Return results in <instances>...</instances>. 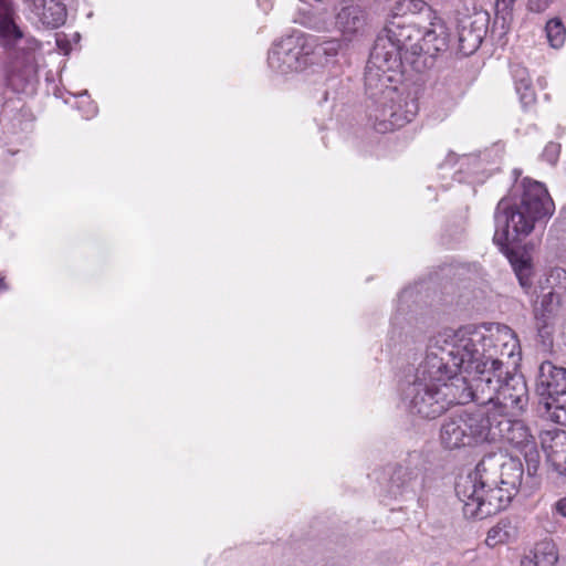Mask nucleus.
Returning a JSON list of instances; mask_svg holds the SVG:
<instances>
[{"instance_id": "ddd939ff", "label": "nucleus", "mask_w": 566, "mask_h": 566, "mask_svg": "<svg viewBox=\"0 0 566 566\" xmlns=\"http://www.w3.org/2000/svg\"><path fill=\"white\" fill-rule=\"evenodd\" d=\"M402 55H406L401 46L396 45L395 41L382 29L373 45L368 61L373 65L385 66V69H392L402 72L406 61Z\"/></svg>"}, {"instance_id": "c9c22d12", "label": "nucleus", "mask_w": 566, "mask_h": 566, "mask_svg": "<svg viewBox=\"0 0 566 566\" xmlns=\"http://www.w3.org/2000/svg\"><path fill=\"white\" fill-rule=\"evenodd\" d=\"M549 6V0H528V9L533 12H543Z\"/></svg>"}, {"instance_id": "a211bd4d", "label": "nucleus", "mask_w": 566, "mask_h": 566, "mask_svg": "<svg viewBox=\"0 0 566 566\" xmlns=\"http://www.w3.org/2000/svg\"><path fill=\"white\" fill-rule=\"evenodd\" d=\"M538 387L542 388V395H547L557 403L560 397L566 396V369L549 361L542 363Z\"/></svg>"}, {"instance_id": "e433bc0d", "label": "nucleus", "mask_w": 566, "mask_h": 566, "mask_svg": "<svg viewBox=\"0 0 566 566\" xmlns=\"http://www.w3.org/2000/svg\"><path fill=\"white\" fill-rule=\"evenodd\" d=\"M514 2L515 0H497L496 8L497 10H507L513 6Z\"/></svg>"}, {"instance_id": "5701e85b", "label": "nucleus", "mask_w": 566, "mask_h": 566, "mask_svg": "<svg viewBox=\"0 0 566 566\" xmlns=\"http://www.w3.org/2000/svg\"><path fill=\"white\" fill-rule=\"evenodd\" d=\"M558 549L552 539H543L535 544L531 552L528 566H556Z\"/></svg>"}, {"instance_id": "58836bf2", "label": "nucleus", "mask_w": 566, "mask_h": 566, "mask_svg": "<svg viewBox=\"0 0 566 566\" xmlns=\"http://www.w3.org/2000/svg\"><path fill=\"white\" fill-rule=\"evenodd\" d=\"M544 527L547 532H554L556 530L555 523L548 522L547 524H544Z\"/></svg>"}, {"instance_id": "7ed1b4c3", "label": "nucleus", "mask_w": 566, "mask_h": 566, "mask_svg": "<svg viewBox=\"0 0 566 566\" xmlns=\"http://www.w3.org/2000/svg\"><path fill=\"white\" fill-rule=\"evenodd\" d=\"M10 0H0V44L6 51V81L14 92L33 90L39 78L36 53L41 43L14 21Z\"/></svg>"}, {"instance_id": "4c0bfd02", "label": "nucleus", "mask_w": 566, "mask_h": 566, "mask_svg": "<svg viewBox=\"0 0 566 566\" xmlns=\"http://www.w3.org/2000/svg\"><path fill=\"white\" fill-rule=\"evenodd\" d=\"M56 44L61 50L67 51V43L62 39V35L60 33H56Z\"/></svg>"}, {"instance_id": "72a5a7b5", "label": "nucleus", "mask_w": 566, "mask_h": 566, "mask_svg": "<svg viewBox=\"0 0 566 566\" xmlns=\"http://www.w3.org/2000/svg\"><path fill=\"white\" fill-rule=\"evenodd\" d=\"M560 153V145L554 142L548 143L543 150V158L554 165L557 163Z\"/></svg>"}, {"instance_id": "f704fd0d", "label": "nucleus", "mask_w": 566, "mask_h": 566, "mask_svg": "<svg viewBox=\"0 0 566 566\" xmlns=\"http://www.w3.org/2000/svg\"><path fill=\"white\" fill-rule=\"evenodd\" d=\"M552 514L553 515H559V516L566 518V495L560 497V499H558L552 505Z\"/></svg>"}, {"instance_id": "dca6fc26", "label": "nucleus", "mask_w": 566, "mask_h": 566, "mask_svg": "<svg viewBox=\"0 0 566 566\" xmlns=\"http://www.w3.org/2000/svg\"><path fill=\"white\" fill-rule=\"evenodd\" d=\"M304 70L311 65H324L337 55L340 44L337 40L318 41L315 36L301 39Z\"/></svg>"}, {"instance_id": "c85d7f7f", "label": "nucleus", "mask_w": 566, "mask_h": 566, "mask_svg": "<svg viewBox=\"0 0 566 566\" xmlns=\"http://www.w3.org/2000/svg\"><path fill=\"white\" fill-rule=\"evenodd\" d=\"M546 34L553 48H560L565 41L566 30L559 19H552L546 23Z\"/></svg>"}, {"instance_id": "6e6552de", "label": "nucleus", "mask_w": 566, "mask_h": 566, "mask_svg": "<svg viewBox=\"0 0 566 566\" xmlns=\"http://www.w3.org/2000/svg\"><path fill=\"white\" fill-rule=\"evenodd\" d=\"M418 111L417 96L410 93L405 95L398 91L397 98L386 101L373 108L369 118L374 120V127L378 133L386 134L410 123Z\"/></svg>"}, {"instance_id": "423d86ee", "label": "nucleus", "mask_w": 566, "mask_h": 566, "mask_svg": "<svg viewBox=\"0 0 566 566\" xmlns=\"http://www.w3.org/2000/svg\"><path fill=\"white\" fill-rule=\"evenodd\" d=\"M460 395L455 384H429L413 380L405 389V398L410 400V410L423 418L433 419L451 406L459 403Z\"/></svg>"}, {"instance_id": "1a4fd4ad", "label": "nucleus", "mask_w": 566, "mask_h": 566, "mask_svg": "<svg viewBox=\"0 0 566 566\" xmlns=\"http://www.w3.org/2000/svg\"><path fill=\"white\" fill-rule=\"evenodd\" d=\"M515 416L509 413L493 415L495 424H493L491 442H506L518 450L533 448V444L536 443L534 436L524 421L515 419Z\"/></svg>"}, {"instance_id": "ea45409f", "label": "nucleus", "mask_w": 566, "mask_h": 566, "mask_svg": "<svg viewBox=\"0 0 566 566\" xmlns=\"http://www.w3.org/2000/svg\"><path fill=\"white\" fill-rule=\"evenodd\" d=\"M560 221L564 226H566V206L560 211Z\"/></svg>"}, {"instance_id": "cd10ccee", "label": "nucleus", "mask_w": 566, "mask_h": 566, "mask_svg": "<svg viewBox=\"0 0 566 566\" xmlns=\"http://www.w3.org/2000/svg\"><path fill=\"white\" fill-rule=\"evenodd\" d=\"M476 24V32L462 31V55L473 54L480 48L483 41L485 34L483 31L482 20H480Z\"/></svg>"}, {"instance_id": "0eeeda50", "label": "nucleus", "mask_w": 566, "mask_h": 566, "mask_svg": "<svg viewBox=\"0 0 566 566\" xmlns=\"http://www.w3.org/2000/svg\"><path fill=\"white\" fill-rule=\"evenodd\" d=\"M459 348L451 345L446 348L440 345V339H431L424 360L416 371L415 380L440 385L454 384L460 371Z\"/></svg>"}, {"instance_id": "f03ea898", "label": "nucleus", "mask_w": 566, "mask_h": 566, "mask_svg": "<svg viewBox=\"0 0 566 566\" xmlns=\"http://www.w3.org/2000/svg\"><path fill=\"white\" fill-rule=\"evenodd\" d=\"M484 339L480 333L469 338L462 336V374L479 380L490 378L489 385L494 390L493 415H517L527 402L526 384L521 376L505 371L501 360L485 356Z\"/></svg>"}, {"instance_id": "b1692460", "label": "nucleus", "mask_w": 566, "mask_h": 566, "mask_svg": "<svg viewBox=\"0 0 566 566\" xmlns=\"http://www.w3.org/2000/svg\"><path fill=\"white\" fill-rule=\"evenodd\" d=\"M440 441L444 449L455 450L460 448V416L453 412L442 423Z\"/></svg>"}, {"instance_id": "f8f14e48", "label": "nucleus", "mask_w": 566, "mask_h": 566, "mask_svg": "<svg viewBox=\"0 0 566 566\" xmlns=\"http://www.w3.org/2000/svg\"><path fill=\"white\" fill-rule=\"evenodd\" d=\"M369 20L367 9L354 0H340L336 7L335 24L347 36L365 32Z\"/></svg>"}, {"instance_id": "4be33fe9", "label": "nucleus", "mask_w": 566, "mask_h": 566, "mask_svg": "<svg viewBox=\"0 0 566 566\" xmlns=\"http://www.w3.org/2000/svg\"><path fill=\"white\" fill-rule=\"evenodd\" d=\"M542 449L546 454L547 462L565 453L566 451V431L554 428L541 433Z\"/></svg>"}, {"instance_id": "39448f33", "label": "nucleus", "mask_w": 566, "mask_h": 566, "mask_svg": "<svg viewBox=\"0 0 566 566\" xmlns=\"http://www.w3.org/2000/svg\"><path fill=\"white\" fill-rule=\"evenodd\" d=\"M489 379H475L462 374V446L492 440L494 390Z\"/></svg>"}, {"instance_id": "20e7f679", "label": "nucleus", "mask_w": 566, "mask_h": 566, "mask_svg": "<svg viewBox=\"0 0 566 566\" xmlns=\"http://www.w3.org/2000/svg\"><path fill=\"white\" fill-rule=\"evenodd\" d=\"M420 27L417 20H388L384 28L396 45L401 46L406 64L417 73L433 67L437 54L449 48V34L442 21L430 22V28L426 29L418 43L415 41L420 36Z\"/></svg>"}, {"instance_id": "2f4dec72", "label": "nucleus", "mask_w": 566, "mask_h": 566, "mask_svg": "<svg viewBox=\"0 0 566 566\" xmlns=\"http://www.w3.org/2000/svg\"><path fill=\"white\" fill-rule=\"evenodd\" d=\"M482 20L483 22V31H484V34L486 33V25H488V22H489V14L486 11L480 9V10H476L474 9V12L473 14L471 15H468L467 18H462V31H472V32H476L478 30V22Z\"/></svg>"}, {"instance_id": "4468645a", "label": "nucleus", "mask_w": 566, "mask_h": 566, "mask_svg": "<svg viewBox=\"0 0 566 566\" xmlns=\"http://www.w3.org/2000/svg\"><path fill=\"white\" fill-rule=\"evenodd\" d=\"M480 478V465H476L474 471L467 475L465 482L462 485V515L467 518L483 520L492 515L490 504L483 502V495L478 490V479Z\"/></svg>"}, {"instance_id": "f257e3e1", "label": "nucleus", "mask_w": 566, "mask_h": 566, "mask_svg": "<svg viewBox=\"0 0 566 566\" xmlns=\"http://www.w3.org/2000/svg\"><path fill=\"white\" fill-rule=\"evenodd\" d=\"M518 199L502 198L495 209L494 243L503 252L523 289L532 285L531 259L510 248L511 243L528 237L536 224L545 223L554 213L555 205L545 186L524 179Z\"/></svg>"}, {"instance_id": "2eb2a0df", "label": "nucleus", "mask_w": 566, "mask_h": 566, "mask_svg": "<svg viewBox=\"0 0 566 566\" xmlns=\"http://www.w3.org/2000/svg\"><path fill=\"white\" fill-rule=\"evenodd\" d=\"M396 21L417 20L419 24L441 21L423 0H396L390 8L389 19Z\"/></svg>"}, {"instance_id": "473e14b6", "label": "nucleus", "mask_w": 566, "mask_h": 566, "mask_svg": "<svg viewBox=\"0 0 566 566\" xmlns=\"http://www.w3.org/2000/svg\"><path fill=\"white\" fill-rule=\"evenodd\" d=\"M521 451L524 452L525 461L527 464V474L530 476H534L539 467V454L536 449V443L533 444V448H526Z\"/></svg>"}, {"instance_id": "7c9ffc66", "label": "nucleus", "mask_w": 566, "mask_h": 566, "mask_svg": "<svg viewBox=\"0 0 566 566\" xmlns=\"http://www.w3.org/2000/svg\"><path fill=\"white\" fill-rule=\"evenodd\" d=\"M560 304V295L555 292H547L543 295L539 307L536 311L539 312L542 318L548 315L556 314V310Z\"/></svg>"}, {"instance_id": "bb28decb", "label": "nucleus", "mask_w": 566, "mask_h": 566, "mask_svg": "<svg viewBox=\"0 0 566 566\" xmlns=\"http://www.w3.org/2000/svg\"><path fill=\"white\" fill-rule=\"evenodd\" d=\"M514 528L506 520L500 521L495 526L490 528L485 543L490 547L509 542L514 536Z\"/></svg>"}, {"instance_id": "f3484780", "label": "nucleus", "mask_w": 566, "mask_h": 566, "mask_svg": "<svg viewBox=\"0 0 566 566\" xmlns=\"http://www.w3.org/2000/svg\"><path fill=\"white\" fill-rule=\"evenodd\" d=\"M29 10L46 29L60 28L67 17V10L62 0H29Z\"/></svg>"}, {"instance_id": "9d476101", "label": "nucleus", "mask_w": 566, "mask_h": 566, "mask_svg": "<svg viewBox=\"0 0 566 566\" xmlns=\"http://www.w3.org/2000/svg\"><path fill=\"white\" fill-rule=\"evenodd\" d=\"M398 70L385 69V66L373 65L371 61H367L365 67V93L370 101L368 111L377 107L378 104L386 101L397 98L398 90L391 85L392 76L389 72H397Z\"/></svg>"}, {"instance_id": "a878e982", "label": "nucleus", "mask_w": 566, "mask_h": 566, "mask_svg": "<svg viewBox=\"0 0 566 566\" xmlns=\"http://www.w3.org/2000/svg\"><path fill=\"white\" fill-rule=\"evenodd\" d=\"M514 74L516 78V92L520 95L522 104L525 106L533 104L535 102V92L532 87V83L526 70L523 67H517L514 71Z\"/></svg>"}, {"instance_id": "79ce46f5", "label": "nucleus", "mask_w": 566, "mask_h": 566, "mask_svg": "<svg viewBox=\"0 0 566 566\" xmlns=\"http://www.w3.org/2000/svg\"><path fill=\"white\" fill-rule=\"evenodd\" d=\"M324 99L325 101H328L329 99V91L327 90L324 94Z\"/></svg>"}, {"instance_id": "a19ab883", "label": "nucleus", "mask_w": 566, "mask_h": 566, "mask_svg": "<svg viewBox=\"0 0 566 566\" xmlns=\"http://www.w3.org/2000/svg\"><path fill=\"white\" fill-rule=\"evenodd\" d=\"M7 289V285L4 283V280L3 277L0 276V290H6Z\"/></svg>"}, {"instance_id": "9b49d317", "label": "nucleus", "mask_w": 566, "mask_h": 566, "mask_svg": "<svg viewBox=\"0 0 566 566\" xmlns=\"http://www.w3.org/2000/svg\"><path fill=\"white\" fill-rule=\"evenodd\" d=\"M268 63L273 71L281 74L303 71L301 38H287L276 43L269 52Z\"/></svg>"}, {"instance_id": "c756f323", "label": "nucleus", "mask_w": 566, "mask_h": 566, "mask_svg": "<svg viewBox=\"0 0 566 566\" xmlns=\"http://www.w3.org/2000/svg\"><path fill=\"white\" fill-rule=\"evenodd\" d=\"M554 332V324L549 321H542V324L537 327L538 346L545 353L553 349Z\"/></svg>"}, {"instance_id": "393cba45", "label": "nucleus", "mask_w": 566, "mask_h": 566, "mask_svg": "<svg viewBox=\"0 0 566 566\" xmlns=\"http://www.w3.org/2000/svg\"><path fill=\"white\" fill-rule=\"evenodd\" d=\"M539 289L544 292H555L559 295L566 292V270L563 268H554L538 281Z\"/></svg>"}, {"instance_id": "412c9836", "label": "nucleus", "mask_w": 566, "mask_h": 566, "mask_svg": "<svg viewBox=\"0 0 566 566\" xmlns=\"http://www.w3.org/2000/svg\"><path fill=\"white\" fill-rule=\"evenodd\" d=\"M428 293L422 286L405 289L399 295L398 311L400 315L417 314L418 310L428 305Z\"/></svg>"}, {"instance_id": "aec40b11", "label": "nucleus", "mask_w": 566, "mask_h": 566, "mask_svg": "<svg viewBox=\"0 0 566 566\" xmlns=\"http://www.w3.org/2000/svg\"><path fill=\"white\" fill-rule=\"evenodd\" d=\"M523 464L520 459L506 458L500 467L499 484L509 489V493H517L523 479Z\"/></svg>"}, {"instance_id": "6ab92c4d", "label": "nucleus", "mask_w": 566, "mask_h": 566, "mask_svg": "<svg viewBox=\"0 0 566 566\" xmlns=\"http://www.w3.org/2000/svg\"><path fill=\"white\" fill-rule=\"evenodd\" d=\"M478 465H480V468L482 467L481 463ZM478 490L480 491V494L483 495V502L485 504H490L491 510H493L492 514H495L499 511L505 509L515 496V493H509V489L499 483L495 488L489 489L486 491L485 481L483 480L481 473L480 478L478 479Z\"/></svg>"}]
</instances>
